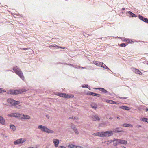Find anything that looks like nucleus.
<instances>
[{
  "label": "nucleus",
  "instance_id": "nucleus-15",
  "mask_svg": "<svg viewBox=\"0 0 148 148\" xmlns=\"http://www.w3.org/2000/svg\"><path fill=\"white\" fill-rule=\"evenodd\" d=\"M88 94L89 95H91L93 96H96L97 97H99L100 96V94H99L91 92H89Z\"/></svg>",
  "mask_w": 148,
  "mask_h": 148
},
{
  "label": "nucleus",
  "instance_id": "nucleus-43",
  "mask_svg": "<svg viewBox=\"0 0 148 148\" xmlns=\"http://www.w3.org/2000/svg\"><path fill=\"white\" fill-rule=\"evenodd\" d=\"M22 49L23 50H24L29 49L30 50V51H29L30 52H31V51H32V49H30V48H23Z\"/></svg>",
  "mask_w": 148,
  "mask_h": 148
},
{
  "label": "nucleus",
  "instance_id": "nucleus-31",
  "mask_svg": "<svg viewBox=\"0 0 148 148\" xmlns=\"http://www.w3.org/2000/svg\"><path fill=\"white\" fill-rule=\"evenodd\" d=\"M142 21L146 23H148V19L144 17Z\"/></svg>",
  "mask_w": 148,
  "mask_h": 148
},
{
  "label": "nucleus",
  "instance_id": "nucleus-49",
  "mask_svg": "<svg viewBox=\"0 0 148 148\" xmlns=\"http://www.w3.org/2000/svg\"><path fill=\"white\" fill-rule=\"evenodd\" d=\"M20 107H21V106L19 105L16 107V108H20Z\"/></svg>",
  "mask_w": 148,
  "mask_h": 148
},
{
  "label": "nucleus",
  "instance_id": "nucleus-36",
  "mask_svg": "<svg viewBox=\"0 0 148 148\" xmlns=\"http://www.w3.org/2000/svg\"><path fill=\"white\" fill-rule=\"evenodd\" d=\"M147 119V118H143L141 119V120L143 122H146Z\"/></svg>",
  "mask_w": 148,
  "mask_h": 148
},
{
  "label": "nucleus",
  "instance_id": "nucleus-6",
  "mask_svg": "<svg viewBox=\"0 0 148 148\" xmlns=\"http://www.w3.org/2000/svg\"><path fill=\"white\" fill-rule=\"evenodd\" d=\"M26 141V139L25 138H21L17 139L14 142V144L15 145H18L23 143Z\"/></svg>",
  "mask_w": 148,
  "mask_h": 148
},
{
  "label": "nucleus",
  "instance_id": "nucleus-52",
  "mask_svg": "<svg viewBox=\"0 0 148 148\" xmlns=\"http://www.w3.org/2000/svg\"><path fill=\"white\" fill-rule=\"evenodd\" d=\"M114 102L115 103H114V104H119V103H117V102H115V101H114Z\"/></svg>",
  "mask_w": 148,
  "mask_h": 148
},
{
  "label": "nucleus",
  "instance_id": "nucleus-46",
  "mask_svg": "<svg viewBox=\"0 0 148 148\" xmlns=\"http://www.w3.org/2000/svg\"><path fill=\"white\" fill-rule=\"evenodd\" d=\"M59 148H66V147L63 146H60L59 147Z\"/></svg>",
  "mask_w": 148,
  "mask_h": 148
},
{
  "label": "nucleus",
  "instance_id": "nucleus-22",
  "mask_svg": "<svg viewBox=\"0 0 148 148\" xmlns=\"http://www.w3.org/2000/svg\"><path fill=\"white\" fill-rule=\"evenodd\" d=\"M122 126L125 127H133V125L130 124L125 123L123 124Z\"/></svg>",
  "mask_w": 148,
  "mask_h": 148
},
{
  "label": "nucleus",
  "instance_id": "nucleus-2",
  "mask_svg": "<svg viewBox=\"0 0 148 148\" xmlns=\"http://www.w3.org/2000/svg\"><path fill=\"white\" fill-rule=\"evenodd\" d=\"M38 128L41 131L48 133H53L54 132L53 130H50L47 127L42 125H39Z\"/></svg>",
  "mask_w": 148,
  "mask_h": 148
},
{
  "label": "nucleus",
  "instance_id": "nucleus-60",
  "mask_svg": "<svg viewBox=\"0 0 148 148\" xmlns=\"http://www.w3.org/2000/svg\"><path fill=\"white\" fill-rule=\"evenodd\" d=\"M141 127V125H139L138 126V127Z\"/></svg>",
  "mask_w": 148,
  "mask_h": 148
},
{
  "label": "nucleus",
  "instance_id": "nucleus-28",
  "mask_svg": "<svg viewBox=\"0 0 148 148\" xmlns=\"http://www.w3.org/2000/svg\"><path fill=\"white\" fill-rule=\"evenodd\" d=\"M10 129L12 130L13 131L15 130L16 129L15 126L13 125H10Z\"/></svg>",
  "mask_w": 148,
  "mask_h": 148
},
{
  "label": "nucleus",
  "instance_id": "nucleus-42",
  "mask_svg": "<svg viewBox=\"0 0 148 148\" xmlns=\"http://www.w3.org/2000/svg\"><path fill=\"white\" fill-rule=\"evenodd\" d=\"M88 85H85V84L83 85L82 86V88H84L86 87V88H88Z\"/></svg>",
  "mask_w": 148,
  "mask_h": 148
},
{
  "label": "nucleus",
  "instance_id": "nucleus-12",
  "mask_svg": "<svg viewBox=\"0 0 148 148\" xmlns=\"http://www.w3.org/2000/svg\"><path fill=\"white\" fill-rule=\"evenodd\" d=\"M119 139H114L113 140V145L114 146H116L120 144Z\"/></svg>",
  "mask_w": 148,
  "mask_h": 148
},
{
  "label": "nucleus",
  "instance_id": "nucleus-18",
  "mask_svg": "<svg viewBox=\"0 0 148 148\" xmlns=\"http://www.w3.org/2000/svg\"><path fill=\"white\" fill-rule=\"evenodd\" d=\"M133 71L134 72H135L136 73L140 75L142 74L141 72L138 69L133 68Z\"/></svg>",
  "mask_w": 148,
  "mask_h": 148
},
{
  "label": "nucleus",
  "instance_id": "nucleus-61",
  "mask_svg": "<svg viewBox=\"0 0 148 148\" xmlns=\"http://www.w3.org/2000/svg\"><path fill=\"white\" fill-rule=\"evenodd\" d=\"M7 71H11V70H7Z\"/></svg>",
  "mask_w": 148,
  "mask_h": 148
},
{
  "label": "nucleus",
  "instance_id": "nucleus-9",
  "mask_svg": "<svg viewBox=\"0 0 148 148\" xmlns=\"http://www.w3.org/2000/svg\"><path fill=\"white\" fill-rule=\"evenodd\" d=\"M21 119H30V117L28 115H24L21 114Z\"/></svg>",
  "mask_w": 148,
  "mask_h": 148
},
{
  "label": "nucleus",
  "instance_id": "nucleus-45",
  "mask_svg": "<svg viewBox=\"0 0 148 148\" xmlns=\"http://www.w3.org/2000/svg\"><path fill=\"white\" fill-rule=\"evenodd\" d=\"M124 40H125L127 42H130V40L129 39H125Z\"/></svg>",
  "mask_w": 148,
  "mask_h": 148
},
{
  "label": "nucleus",
  "instance_id": "nucleus-32",
  "mask_svg": "<svg viewBox=\"0 0 148 148\" xmlns=\"http://www.w3.org/2000/svg\"><path fill=\"white\" fill-rule=\"evenodd\" d=\"M112 142H113V140H110L107 141H105L104 143H106V144L107 145H109L110 143H112Z\"/></svg>",
  "mask_w": 148,
  "mask_h": 148
},
{
  "label": "nucleus",
  "instance_id": "nucleus-55",
  "mask_svg": "<svg viewBox=\"0 0 148 148\" xmlns=\"http://www.w3.org/2000/svg\"><path fill=\"white\" fill-rule=\"evenodd\" d=\"M69 65H70L71 66H72L73 67H74V66L73 65H72V64H69Z\"/></svg>",
  "mask_w": 148,
  "mask_h": 148
},
{
  "label": "nucleus",
  "instance_id": "nucleus-34",
  "mask_svg": "<svg viewBox=\"0 0 148 148\" xmlns=\"http://www.w3.org/2000/svg\"><path fill=\"white\" fill-rule=\"evenodd\" d=\"M69 119H72L77 120L78 119V118L77 117H70L69 118Z\"/></svg>",
  "mask_w": 148,
  "mask_h": 148
},
{
  "label": "nucleus",
  "instance_id": "nucleus-5",
  "mask_svg": "<svg viewBox=\"0 0 148 148\" xmlns=\"http://www.w3.org/2000/svg\"><path fill=\"white\" fill-rule=\"evenodd\" d=\"M7 101L11 106L16 105L21 103L19 101H16L12 99H8L7 100Z\"/></svg>",
  "mask_w": 148,
  "mask_h": 148
},
{
  "label": "nucleus",
  "instance_id": "nucleus-56",
  "mask_svg": "<svg viewBox=\"0 0 148 148\" xmlns=\"http://www.w3.org/2000/svg\"><path fill=\"white\" fill-rule=\"evenodd\" d=\"M109 119H113V118L112 117H110V118H109Z\"/></svg>",
  "mask_w": 148,
  "mask_h": 148
},
{
  "label": "nucleus",
  "instance_id": "nucleus-14",
  "mask_svg": "<svg viewBox=\"0 0 148 148\" xmlns=\"http://www.w3.org/2000/svg\"><path fill=\"white\" fill-rule=\"evenodd\" d=\"M127 13L129 14V15H128V16L130 17H137V16L134 13L130 11H128L127 12Z\"/></svg>",
  "mask_w": 148,
  "mask_h": 148
},
{
  "label": "nucleus",
  "instance_id": "nucleus-26",
  "mask_svg": "<svg viewBox=\"0 0 148 148\" xmlns=\"http://www.w3.org/2000/svg\"><path fill=\"white\" fill-rule=\"evenodd\" d=\"M77 146H76L73 144H70L68 145V148H76Z\"/></svg>",
  "mask_w": 148,
  "mask_h": 148
},
{
  "label": "nucleus",
  "instance_id": "nucleus-30",
  "mask_svg": "<svg viewBox=\"0 0 148 148\" xmlns=\"http://www.w3.org/2000/svg\"><path fill=\"white\" fill-rule=\"evenodd\" d=\"M14 113H12L8 114V116L11 117H14Z\"/></svg>",
  "mask_w": 148,
  "mask_h": 148
},
{
  "label": "nucleus",
  "instance_id": "nucleus-3",
  "mask_svg": "<svg viewBox=\"0 0 148 148\" xmlns=\"http://www.w3.org/2000/svg\"><path fill=\"white\" fill-rule=\"evenodd\" d=\"M38 128L41 131L48 133H53L54 132L53 130H50L47 127L42 125H39Z\"/></svg>",
  "mask_w": 148,
  "mask_h": 148
},
{
  "label": "nucleus",
  "instance_id": "nucleus-10",
  "mask_svg": "<svg viewBox=\"0 0 148 148\" xmlns=\"http://www.w3.org/2000/svg\"><path fill=\"white\" fill-rule=\"evenodd\" d=\"M20 93V92L19 91L13 90H10L8 92V93H10V94L15 95H17Z\"/></svg>",
  "mask_w": 148,
  "mask_h": 148
},
{
  "label": "nucleus",
  "instance_id": "nucleus-41",
  "mask_svg": "<svg viewBox=\"0 0 148 148\" xmlns=\"http://www.w3.org/2000/svg\"><path fill=\"white\" fill-rule=\"evenodd\" d=\"M138 18L140 19L142 21L144 17H143L141 15H139L138 16Z\"/></svg>",
  "mask_w": 148,
  "mask_h": 148
},
{
  "label": "nucleus",
  "instance_id": "nucleus-23",
  "mask_svg": "<svg viewBox=\"0 0 148 148\" xmlns=\"http://www.w3.org/2000/svg\"><path fill=\"white\" fill-rule=\"evenodd\" d=\"M21 114H20L19 113H14V117L21 118Z\"/></svg>",
  "mask_w": 148,
  "mask_h": 148
},
{
  "label": "nucleus",
  "instance_id": "nucleus-50",
  "mask_svg": "<svg viewBox=\"0 0 148 148\" xmlns=\"http://www.w3.org/2000/svg\"><path fill=\"white\" fill-rule=\"evenodd\" d=\"M57 47H58V48H63V49H64V48H64V47L62 48V47H59V46H57Z\"/></svg>",
  "mask_w": 148,
  "mask_h": 148
},
{
  "label": "nucleus",
  "instance_id": "nucleus-57",
  "mask_svg": "<svg viewBox=\"0 0 148 148\" xmlns=\"http://www.w3.org/2000/svg\"><path fill=\"white\" fill-rule=\"evenodd\" d=\"M117 119H118L119 120H120V118L119 117H117Z\"/></svg>",
  "mask_w": 148,
  "mask_h": 148
},
{
  "label": "nucleus",
  "instance_id": "nucleus-33",
  "mask_svg": "<svg viewBox=\"0 0 148 148\" xmlns=\"http://www.w3.org/2000/svg\"><path fill=\"white\" fill-rule=\"evenodd\" d=\"M71 128L73 130H74L75 129H76L75 126L72 124H71Z\"/></svg>",
  "mask_w": 148,
  "mask_h": 148
},
{
  "label": "nucleus",
  "instance_id": "nucleus-29",
  "mask_svg": "<svg viewBox=\"0 0 148 148\" xmlns=\"http://www.w3.org/2000/svg\"><path fill=\"white\" fill-rule=\"evenodd\" d=\"M101 67H103L104 69H108L110 70V69H109L107 66H106L104 63H103V64L101 65Z\"/></svg>",
  "mask_w": 148,
  "mask_h": 148
},
{
  "label": "nucleus",
  "instance_id": "nucleus-8",
  "mask_svg": "<svg viewBox=\"0 0 148 148\" xmlns=\"http://www.w3.org/2000/svg\"><path fill=\"white\" fill-rule=\"evenodd\" d=\"M91 118L94 121H99L100 120V118L96 114L93 115L91 117Z\"/></svg>",
  "mask_w": 148,
  "mask_h": 148
},
{
  "label": "nucleus",
  "instance_id": "nucleus-62",
  "mask_svg": "<svg viewBox=\"0 0 148 148\" xmlns=\"http://www.w3.org/2000/svg\"><path fill=\"white\" fill-rule=\"evenodd\" d=\"M123 148H126V147H123Z\"/></svg>",
  "mask_w": 148,
  "mask_h": 148
},
{
  "label": "nucleus",
  "instance_id": "nucleus-7",
  "mask_svg": "<svg viewBox=\"0 0 148 148\" xmlns=\"http://www.w3.org/2000/svg\"><path fill=\"white\" fill-rule=\"evenodd\" d=\"M62 97L66 98H72L74 97V96L72 95L66 94L65 93H62Z\"/></svg>",
  "mask_w": 148,
  "mask_h": 148
},
{
  "label": "nucleus",
  "instance_id": "nucleus-53",
  "mask_svg": "<svg viewBox=\"0 0 148 148\" xmlns=\"http://www.w3.org/2000/svg\"><path fill=\"white\" fill-rule=\"evenodd\" d=\"M125 10V8H123L122 9V10Z\"/></svg>",
  "mask_w": 148,
  "mask_h": 148
},
{
  "label": "nucleus",
  "instance_id": "nucleus-20",
  "mask_svg": "<svg viewBox=\"0 0 148 148\" xmlns=\"http://www.w3.org/2000/svg\"><path fill=\"white\" fill-rule=\"evenodd\" d=\"M119 108L128 111L130 110V108L129 107L124 106H120Z\"/></svg>",
  "mask_w": 148,
  "mask_h": 148
},
{
  "label": "nucleus",
  "instance_id": "nucleus-44",
  "mask_svg": "<svg viewBox=\"0 0 148 148\" xmlns=\"http://www.w3.org/2000/svg\"><path fill=\"white\" fill-rule=\"evenodd\" d=\"M62 93H58L57 95L58 96L62 97Z\"/></svg>",
  "mask_w": 148,
  "mask_h": 148
},
{
  "label": "nucleus",
  "instance_id": "nucleus-16",
  "mask_svg": "<svg viewBox=\"0 0 148 148\" xmlns=\"http://www.w3.org/2000/svg\"><path fill=\"white\" fill-rule=\"evenodd\" d=\"M113 131L115 133L121 132H123V131L121 130L120 128L117 127L115 129H114Z\"/></svg>",
  "mask_w": 148,
  "mask_h": 148
},
{
  "label": "nucleus",
  "instance_id": "nucleus-25",
  "mask_svg": "<svg viewBox=\"0 0 148 148\" xmlns=\"http://www.w3.org/2000/svg\"><path fill=\"white\" fill-rule=\"evenodd\" d=\"M101 132H98L94 133L93 134H92L94 135H95L96 136H98L99 137H101Z\"/></svg>",
  "mask_w": 148,
  "mask_h": 148
},
{
  "label": "nucleus",
  "instance_id": "nucleus-21",
  "mask_svg": "<svg viewBox=\"0 0 148 148\" xmlns=\"http://www.w3.org/2000/svg\"><path fill=\"white\" fill-rule=\"evenodd\" d=\"M96 90H99L102 91L103 92L106 93H107V91L103 88H97L95 89Z\"/></svg>",
  "mask_w": 148,
  "mask_h": 148
},
{
  "label": "nucleus",
  "instance_id": "nucleus-11",
  "mask_svg": "<svg viewBox=\"0 0 148 148\" xmlns=\"http://www.w3.org/2000/svg\"><path fill=\"white\" fill-rule=\"evenodd\" d=\"M53 142L55 147H58L59 143V140L57 139H54L53 140Z\"/></svg>",
  "mask_w": 148,
  "mask_h": 148
},
{
  "label": "nucleus",
  "instance_id": "nucleus-27",
  "mask_svg": "<svg viewBox=\"0 0 148 148\" xmlns=\"http://www.w3.org/2000/svg\"><path fill=\"white\" fill-rule=\"evenodd\" d=\"M106 102L110 104H114L115 103L114 102V101L112 100H107L106 101Z\"/></svg>",
  "mask_w": 148,
  "mask_h": 148
},
{
  "label": "nucleus",
  "instance_id": "nucleus-35",
  "mask_svg": "<svg viewBox=\"0 0 148 148\" xmlns=\"http://www.w3.org/2000/svg\"><path fill=\"white\" fill-rule=\"evenodd\" d=\"M57 46V45L56 44H53L49 46L50 48H51L52 47H55Z\"/></svg>",
  "mask_w": 148,
  "mask_h": 148
},
{
  "label": "nucleus",
  "instance_id": "nucleus-58",
  "mask_svg": "<svg viewBox=\"0 0 148 148\" xmlns=\"http://www.w3.org/2000/svg\"><path fill=\"white\" fill-rule=\"evenodd\" d=\"M81 68H82V69H85V68H85V67H82Z\"/></svg>",
  "mask_w": 148,
  "mask_h": 148
},
{
  "label": "nucleus",
  "instance_id": "nucleus-17",
  "mask_svg": "<svg viewBox=\"0 0 148 148\" xmlns=\"http://www.w3.org/2000/svg\"><path fill=\"white\" fill-rule=\"evenodd\" d=\"M93 63L95 65L98 66H100L101 65L103 64V63L97 61H94L93 62Z\"/></svg>",
  "mask_w": 148,
  "mask_h": 148
},
{
  "label": "nucleus",
  "instance_id": "nucleus-38",
  "mask_svg": "<svg viewBox=\"0 0 148 148\" xmlns=\"http://www.w3.org/2000/svg\"><path fill=\"white\" fill-rule=\"evenodd\" d=\"M74 131V132H75V133L76 134H79V132L77 130V129H75Z\"/></svg>",
  "mask_w": 148,
  "mask_h": 148
},
{
  "label": "nucleus",
  "instance_id": "nucleus-4",
  "mask_svg": "<svg viewBox=\"0 0 148 148\" xmlns=\"http://www.w3.org/2000/svg\"><path fill=\"white\" fill-rule=\"evenodd\" d=\"M101 137H109L112 136L113 134V131H106L105 132H101Z\"/></svg>",
  "mask_w": 148,
  "mask_h": 148
},
{
  "label": "nucleus",
  "instance_id": "nucleus-47",
  "mask_svg": "<svg viewBox=\"0 0 148 148\" xmlns=\"http://www.w3.org/2000/svg\"><path fill=\"white\" fill-rule=\"evenodd\" d=\"M76 148H84L83 147L79 146H77V147H76Z\"/></svg>",
  "mask_w": 148,
  "mask_h": 148
},
{
  "label": "nucleus",
  "instance_id": "nucleus-39",
  "mask_svg": "<svg viewBox=\"0 0 148 148\" xmlns=\"http://www.w3.org/2000/svg\"><path fill=\"white\" fill-rule=\"evenodd\" d=\"M5 92V90H3L2 88H0V93H2Z\"/></svg>",
  "mask_w": 148,
  "mask_h": 148
},
{
  "label": "nucleus",
  "instance_id": "nucleus-13",
  "mask_svg": "<svg viewBox=\"0 0 148 148\" xmlns=\"http://www.w3.org/2000/svg\"><path fill=\"white\" fill-rule=\"evenodd\" d=\"M0 123L2 125L5 124V121L4 118L1 116H0Z\"/></svg>",
  "mask_w": 148,
  "mask_h": 148
},
{
  "label": "nucleus",
  "instance_id": "nucleus-37",
  "mask_svg": "<svg viewBox=\"0 0 148 148\" xmlns=\"http://www.w3.org/2000/svg\"><path fill=\"white\" fill-rule=\"evenodd\" d=\"M120 46L122 47H124L126 46V45L125 43H122L120 45Z\"/></svg>",
  "mask_w": 148,
  "mask_h": 148
},
{
  "label": "nucleus",
  "instance_id": "nucleus-59",
  "mask_svg": "<svg viewBox=\"0 0 148 148\" xmlns=\"http://www.w3.org/2000/svg\"><path fill=\"white\" fill-rule=\"evenodd\" d=\"M146 122L148 123V118H147Z\"/></svg>",
  "mask_w": 148,
  "mask_h": 148
},
{
  "label": "nucleus",
  "instance_id": "nucleus-51",
  "mask_svg": "<svg viewBox=\"0 0 148 148\" xmlns=\"http://www.w3.org/2000/svg\"><path fill=\"white\" fill-rule=\"evenodd\" d=\"M120 98L121 99H126V98L125 97H121Z\"/></svg>",
  "mask_w": 148,
  "mask_h": 148
},
{
  "label": "nucleus",
  "instance_id": "nucleus-48",
  "mask_svg": "<svg viewBox=\"0 0 148 148\" xmlns=\"http://www.w3.org/2000/svg\"><path fill=\"white\" fill-rule=\"evenodd\" d=\"M84 36H86V37H88V34H84Z\"/></svg>",
  "mask_w": 148,
  "mask_h": 148
},
{
  "label": "nucleus",
  "instance_id": "nucleus-24",
  "mask_svg": "<svg viewBox=\"0 0 148 148\" xmlns=\"http://www.w3.org/2000/svg\"><path fill=\"white\" fill-rule=\"evenodd\" d=\"M91 107L95 109H96L97 108V105L95 103H92L91 104Z\"/></svg>",
  "mask_w": 148,
  "mask_h": 148
},
{
  "label": "nucleus",
  "instance_id": "nucleus-54",
  "mask_svg": "<svg viewBox=\"0 0 148 148\" xmlns=\"http://www.w3.org/2000/svg\"><path fill=\"white\" fill-rule=\"evenodd\" d=\"M146 112H147L148 111V108H147L146 109Z\"/></svg>",
  "mask_w": 148,
  "mask_h": 148
},
{
  "label": "nucleus",
  "instance_id": "nucleus-40",
  "mask_svg": "<svg viewBox=\"0 0 148 148\" xmlns=\"http://www.w3.org/2000/svg\"><path fill=\"white\" fill-rule=\"evenodd\" d=\"M138 18L140 19L142 21L144 17H143L141 15H139L138 16Z\"/></svg>",
  "mask_w": 148,
  "mask_h": 148
},
{
  "label": "nucleus",
  "instance_id": "nucleus-1",
  "mask_svg": "<svg viewBox=\"0 0 148 148\" xmlns=\"http://www.w3.org/2000/svg\"><path fill=\"white\" fill-rule=\"evenodd\" d=\"M13 69L14 72L19 76L22 80L23 81L24 80L25 78L23 73L20 68L18 67L17 66H16L13 68Z\"/></svg>",
  "mask_w": 148,
  "mask_h": 148
},
{
  "label": "nucleus",
  "instance_id": "nucleus-19",
  "mask_svg": "<svg viewBox=\"0 0 148 148\" xmlns=\"http://www.w3.org/2000/svg\"><path fill=\"white\" fill-rule=\"evenodd\" d=\"M119 141L120 144L126 145L127 143V141L125 140L119 139Z\"/></svg>",
  "mask_w": 148,
  "mask_h": 148
}]
</instances>
